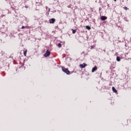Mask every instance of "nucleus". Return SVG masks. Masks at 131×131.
Listing matches in <instances>:
<instances>
[{
    "label": "nucleus",
    "instance_id": "obj_1",
    "mask_svg": "<svg viewBox=\"0 0 131 131\" xmlns=\"http://www.w3.org/2000/svg\"><path fill=\"white\" fill-rule=\"evenodd\" d=\"M61 68L62 71L64 72V73H66V74H67L68 75H69V74H70V71H69L68 69L65 68L64 67H62Z\"/></svg>",
    "mask_w": 131,
    "mask_h": 131
},
{
    "label": "nucleus",
    "instance_id": "obj_2",
    "mask_svg": "<svg viewBox=\"0 0 131 131\" xmlns=\"http://www.w3.org/2000/svg\"><path fill=\"white\" fill-rule=\"evenodd\" d=\"M50 55H51V52L47 50L46 53L44 54V57H49Z\"/></svg>",
    "mask_w": 131,
    "mask_h": 131
},
{
    "label": "nucleus",
    "instance_id": "obj_3",
    "mask_svg": "<svg viewBox=\"0 0 131 131\" xmlns=\"http://www.w3.org/2000/svg\"><path fill=\"white\" fill-rule=\"evenodd\" d=\"M79 66H80V68L82 69L83 68H85V67L88 66V64H86V63H84L83 64H80Z\"/></svg>",
    "mask_w": 131,
    "mask_h": 131
},
{
    "label": "nucleus",
    "instance_id": "obj_4",
    "mask_svg": "<svg viewBox=\"0 0 131 131\" xmlns=\"http://www.w3.org/2000/svg\"><path fill=\"white\" fill-rule=\"evenodd\" d=\"M55 21H56L55 18H51L49 20L50 23L52 24H54V23H55Z\"/></svg>",
    "mask_w": 131,
    "mask_h": 131
},
{
    "label": "nucleus",
    "instance_id": "obj_5",
    "mask_svg": "<svg viewBox=\"0 0 131 131\" xmlns=\"http://www.w3.org/2000/svg\"><path fill=\"white\" fill-rule=\"evenodd\" d=\"M100 19L102 21H104V20H107V16H101Z\"/></svg>",
    "mask_w": 131,
    "mask_h": 131
},
{
    "label": "nucleus",
    "instance_id": "obj_6",
    "mask_svg": "<svg viewBox=\"0 0 131 131\" xmlns=\"http://www.w3.org/2000/svg\"><path fill=\"white\" fill-rule=\"evenodd\" d=\"M98 69V68H97V66H95V67L93 68L92 72H95Z\"/></svg>",
    "mask_w": 131,
    "mask_h": 131
},
{
    "label": "nucleus",
    "instance_id": "obj_7",
    "mask_svg": "<svg viewBox=\"0 0 131 131\" xmlns=\"http://www.w3.org/2000/svg\"><path fill=\"white\" fill-rule=\"evenodd\" d=\"M112 90L114 93H117V90L114 87H112Z\"/></svg>",
    "mask_w": 131,
    "mask_h": 131
},
{
    "label": "nucleus",
    "instance_id": "obj_8",
    "mask_svg": "<svg viewBox=\"0 0 131 131\" xmlns=\"http://www.w3.org/2000/svg\"><path fill=\"white\" fill-rule=\"evenodd\" d=\"M71 30L72 31V33L73 34H75V33H76V30H74L73 29H72Z\"/></svg>",
    "mask_w": 131,
    "mask_h": 131
},
{
    "label": "nucleus",
    "instance_id": "obj_9",
    "mask_svg": "<svg viewBox=\"0 0 131 131\" xmlns=\"http://www.w3.org/2000/svg\"><path fill=\"white\" fill-rule=\"evenodd\" d=\"M117 61H118V62H120V57L119 56L117 57Z\"/></svg>",
    "mask_w": 131,
    "mask_h": 131
},
{
    "label": "nucleus",
    "instance_id": "obj_10",
    "mask_svg": "<svg viewBox=\"0 0 131 131\" xmlns=\"http://www.w3.org/2000/svg\"><path fill=\"white\" fill-rule=\"evenodd\" d=\"M27 53V50H25L24 52V55L25 57H26V54Z\"/></svg>",
    "mask_w": 131,
    "mask_h": 131
},
{
    "label": "nucleus",
    "instance_id": "obj_11",
    "mask_svg": "<svg viewBox=\"0 0 131 131\" xmlns=\"http://www.w3.org/2000/svg\"><path fill=\"white\" fill-rule=\"evenodd\" d=\"M58 48H62V45L61 44V43H59L58 44Z\"/></svg>",
    "mask_w": 131,
    "mask_h": 131
},
{
    "label": "nucleus",
    "instance_id": "obj_12",
    "mask_svg": "<svg viewBox=\"0 0 131 131\" xmlns=\"http://www.w3.org/2000/svg\"><path fill=\"white\" fill-rule=\"evenodd\" d=\"M86 29H89V30H90V29H91V27H90L89 26H86Z\"/></svg>",
    "mask_w": 131,
    "mask_h": 131
},
{
    "label": "nucleus",
    "instance_id": "obj_13",
    "mask_svg": "<svg viewBox=\"0 0 131 131\" xmlns=\"http://www.w3.org/2000/svg\"><path fill=\"white\" fill-rule=\"evenodd\" d=\"M4 53L2 52V53H0V56H3L4 55Z\"/></svg>",
    "mask_w": 131,
    "mask_h": 131
},
{
    "label": "nucleus",
    "instance_id": "obj_14",
    "mask_svg": "<svg viewBox=\"0 0 131 131\" xmlns=\"http://www.w3.org/2000/svg\"><path fill=\"white\" fill-rule=\"evenodd\" d=\"M26 27H25L24 26H23L21 27V29H24V28H25Z\"/></svg>",
    "mask_w": 131,
    "mask_h": 131
},
{
    "label": "nucleus",
    "instance_id": "obj_15",
    "mask_svg": "<svg viewBox=\"0 0 131 131\" xmlns=\"http://www.w3.org/2000/svg\"><path fill=\"white\" fill-rule=\"evenodd\" d=\"M124 10H127V7H124Z\"/></svg>",
    "mask_w": 131,
    "mask_h": 131
},
{
    "label": "nucleus",
    "instance_id": "obj_16",
    "mask_svg": "<svg viewBox=\"0 0 131 131\" xmlns=\"http://www.w3.org/2000/svg\"><path fill=\"white\" fill-rule=\"evenodd\" d=\"M50 11H51V9L49 8V10H48V13H50Z\"/></svg>",
    "mask_w": 131,
    "mask_h": 131
},
{
    "label": "nucleus",
    "instance_id": "obj_17",
    "mask_svg": "<svg viewBox=\"0 0 131 131\" xmlns=\"http://www.w3.org/2000/svg\"><path fill=\"white\" fill-rule=\"evenodd\" d=\"M25 8H26V9L28 8V6H25Z\"/></svg>",
    "mask_w": 131,
    "mask_h": 131
},
{
    "label": "nucleus",
    "instance_id": "obj_18",
    "mask_svg": "<svg viewBox=\"0 0 131 131\" xmlns=\"http://www.w3.org/2000/svg\"><path fill=\"white\" fill-rule=\"evenodd\" d=\"M99 11H100V10H101V7H100V8H99Z\"/></svg>",
    "mask_w": 131,
    "mask_h": 131
},
{
    "label": "nucleus",
    "instance_id": "obj_19",
    "mask_svg": "<svg viewBox=\"0 0 131 131\" xmlns=\"http://www.w3.org/2000/svg\"><path fill=\"white\" fill-rule=\"evenodd\" d=\"M68 8H70V6H68Z\"/></svg>",
    "mask_w": 131,
    "mask_h": 131
},
{
    "label": "nucleus",
    "instance_id": "obj_20",
    "mask_svg": "<svg viewBox=\"0 0 131 131\" xmlns=\"http://www.w3.org/2000/svg\"><path fill=\"white\" fill-rule=\"evenodd\" d=\"M91 49H93V46H91Z\"/></svg>",
    "mask_w": 131,
    "mask_h": 131
},
{
    "label": "nucleus",
    "instance_id": "obj_21",
    "mask_svg": "<svg viewBox=\"0 0 131 131\" xmlns=\"http://www.w3.org/2000/svg\"><path fill=\"white\" fill-rule=\"evenodd\" d=\"M117 0H114V2H116Z\"/></svg>",
    "mask_w": 131,
    "mask_h": 131
},
{
    "label": "nucleus",
    "instance_id": "obj_22",
    "mask_svg": "<svg viewBox=\"0 0 131 131\" xmlns=\"http://www.w3.org/2000/svg\"><path fill=\"white\" fill-rule=\"evenodd\" d=\"M46 9H48V7L46 6Z\"/></svg>",
    "mask_w": 131,
    "mask_h": 131
},
{
    "label": "nucleus",
    "instance_id": "obj_23",
    "mask_svg": "<svg viewBox=\"0 0 131 131\" xmlns=\"http://www.w3.org/2000/svg\"><path fill=\"white\" fill-rule=\"evenodd\" d=\"M6 75H4V76H5Z\"/></svg>",
    "mask_w": 131,
    "mask_h": 131
}]
</instances>
